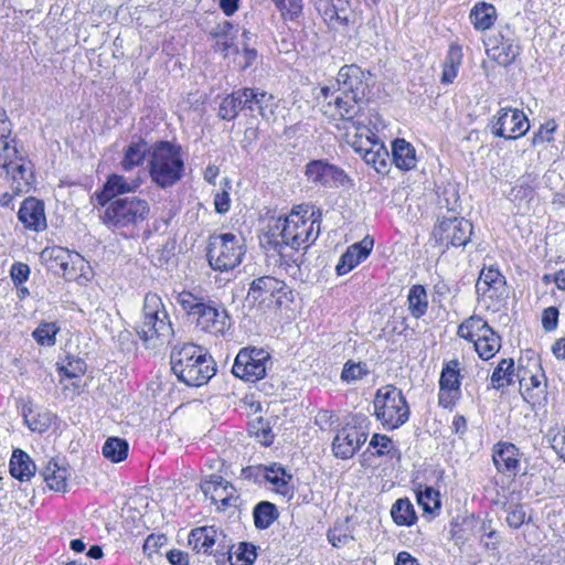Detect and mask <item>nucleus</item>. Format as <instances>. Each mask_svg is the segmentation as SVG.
Returning <instances> with one entry per match:
<instances>
[{
    "label": "nucleus",
    "instance_id": "obj_11",
    "mask_svg": "<svg viewBox=\"0 0 565 565\" xmlns=\"http://www.w3.org/2000/svg\"><path fill=\"white\" fill-rule=\"evenodd\" d=\"M491 132L504 139H518L530 129V122L524 113L516 108H501L490 121Z\"/></svg>",
    "mask_w": 565,
    "mask_h": 565
},
{
    "label": "nucleus",
    "instance_id": "obj_5",
    "mask_svg": "<svg viewBox=\"0 0 565 565\" xmlns=\"http://www.w3.org/2000/svg\"><path fill=\"white\" fill-rule=\"evenodd\" d=\"M102 223L113 231L131 232L145 222L150 213L149 203L138 196H124L99 204Z\"/></svg>",
    "mask_w": 565,
    "mask_h": 565
},
{
    "label": "nucleus",
    "instance_id": "obj_22",
    "mask_svg": "<svg viewBox=\"0 0 565 565\" xmlns=\"http://www.w3.org/2000/svg\"><path fill=\"white\" fill-rule=\"evenodd\" d=\"M1 171L10 178V188L15 195L29 192L34 180L32 166L29 160L21 157L10 168H4Z\"/></svg>",
    "mask_w": 565,
    "mask_h": 565
},
{
    "label": "nucleus",
    "instance_id": "obj_61",
    "mask_svg": "<svg viewBox=\"0 0 565 565\" xmlns=\"http://www.w3.org/2000/svg\"><path fill=\"white\" fill-rule=\"evenodd\" d=\"M353 537L349 535L342 527L334 526L328 532V541L334 547L347 545Z\"/></svg>",
    "mask_w": 565,
    "mask_h": 565
},
{
    "label": "nucleus",
    "instance_id": "obj_47",
    "mask_svg": "<svg viewBox=\"0 0 565 565\" xmlns=\"http://www.w3.org/2000/svg\"><path fill=\"white\" fill-rule=\"evenodd\" d=\"M254 522L257 529L269 527L278 518V510L275 504L262 501L254 509Z\"/></svg>",
    "mask_w": 565,
    "mask_h": 565
},
{
    "label": "nucleus",
    "instance_id": "obj_33",
    "mask_svg": "<svg viewBox=\"0 0 565 565\" xmlns=\"http://www.w3.org/2000/svg\"><path fill=\"white\" fill-rule=\"evenodd\" d=\"M259 476H263L268 482H270L277 492L287 494L289 492V482L291 476L278 463L271 466H259L256 468Z\"/></svg>",
    "mask_w": 565,
    "mask_h": 565
},
{
    "label": "nucleus",
    "instance_id": "obj_34",
    "mask_svg": "<svg viewBox=\"0 0 565 565\" xmlns=\"http://www.w3.org/2000/svg\"><path fill=\"white\" fill-rule=\"evenodd\" d=\"M392 157L395 166L401 170H411L416 166L415 149L404 139H396L393 142Z\"/></svg>",
    "mask_w": 565,
    "mask_h": 565
},
{
    "label": "nucleus",
    "instance_id": "obj_24",
    "mask_svg": "<svg viewBox=\"0 0 565 565\" xmlns=\"http://www.w3.org/2000/svg\"><path fill=\"white\" fill-rule=\"evenodd\" d=\"M18 217L26 228L39 232L46 227L44 204L35 198H28L22 202Z\"/></svg>",
    "mask_w": 565,
    "mask_h": 565
},
{
    "label": "nucleus",
    "instance_id": "obj_43",
    "mask_svg": "<svg viewBox=\"0 0 565 565\" xmlns=\"http://www.w3.org/2000/svg\"><path fill=\"white\" fill-rule=\"evenodd\" d=\"M514 361L512 359H503L494 369L491 375L492 386L497 390L507 387L513 383Z\"/></svg>",
    "mask_w": 565,
    "mask_h": 565
},
{
    "label": "nucleus",
    "instance_id": "obj_42",
    "mask_svg": "<svg viewBox=\"0 0 565 565\" xmlns=\"http://www.w3.org/2000/svg\"><path fill=\"white\" fill-rule=\"evenodd\" d=\"M362 158L369 166H372L376 172L384 173L387 171L388 151L384 147L383 142L375 141L373 148H370L366 152H364Z\"/></svg>",
    "mask_w": 565,
    "mask_h": 565
},
{
    "label": "nucleus",
    "instance_id": "obj_7",
    "mask_svg": "<svg viewBox=\"0 0 565 565\" xmlns=\"http://www.w3.org/2000/svg\"><path fill=\"white\" fill-rule=\"evenodd\" d=\"M148 166L152 182L163 189L172 186L184 172L181 147L169 141L156 142L151 147Z\"/></svg>",
    "mask_w": 565,
    "mask_h": 565
},
{
    "label": "nucleus",
    "instance_id": "obj_36",
    "mask_svg": "<svg viewBox=\"0 0 565 565\" xmlns=\"http://www.w3.org/2000/svg\"><path fill=\"white\" fill-rule=\"evenodd\" d=\"M462 50L457 43H452L449 46L447 56L444 62L441 83L451 84L458 75L459 67L462 63Z\"/></svg>",
    "mask_w": 565,
    "mask_h": 565
},
{
    "label": "nucleus",
    "instance_id": "obj_9",
    "mask_svg": "<svg viewBox=\"0 0 565 565\" xmlns=\"http://www.w3.org/2000/svg\"><path fill=\"white\" fill-rule=\"evenodd\" d=\"M245 255L242 237L223 233L210 237L207 259L214 270L228 271L242 263Z\"/></svg>",
    "mask_w": 565,
    "mask_h": 565
},
{
    "label": "nucleus",
    "instance_id": "obj_35",
    "mask_svg": "<svg viewBox=\"0 0 565 565\" xmlns=\"http://www.w3.org/2000/svg\"><path fill=\"white\" fill-rule=\"evenodd\" d=\"M492 331L493 329L481 317L471 316L460 323L457 334L462 339L475 342V339H480Z\"/></svg>",
    "mask_w": 565,
    "mask_h": 565
},
{
    "label": "nucleus",
    "instance_id": "obj_27",
    "mask_svg": "<svg viewBox=\"0 0 565 565\" xmlns=\"http://www.w3.org/2000/svg\"><path fill=\"white\" fill-rule=\"evenodd\" d=\"M469 20L475 30L484 32L494 25L497 21V9L491 3L479 1L470 10Z\"/></svg>",
    "mask_w": 565,
    "mask_h": 565
},
{
    "label": "nucleus",
    "instance_id": "obj_54",
    "mask_svg": "<svg viewBox=\"0 0 565 565\" xmlns=\"http://www.w3.org/2000/svg\"><path fill=\"white\" fill-rule=\"evenodd\" d=\"M507 523L512 529L521 527L526 518V513L521 504H510L505 508Z\"/></svg>",
    "mask_w": 565,
    "mask_h": 565
},
{
    "label": "nucleus",
    "instance_id": "obj_21",
    "mask_svg": "<svg viewBox=\"0 0 565 565\" xmlns=\"http://www.w3.org/2000/svg\"><path fill=\"white\" fill-rule=\"evenodd\" d=\"M374 241L369 235L362 241L350 245L335 267L339 276L345 275L366 259L373 249Z\"/></svg>",
    "mask_w": 565,
    "mask_h": 565
},
{
    "label": "nucleus",
    "instance_id": "obj_4",
    "mask_svg": "<svg viewBox=\"0 0 565 565\" xmlns=\"http://www.w3.org/2000/svg\"><path fill=\"white\" fill-rule=\"evenodd\" d=\"M177 302L188 316L195 318L196 327L204 332L223 335L231 328V317L223 305L191 291L179 292Z\"/></svg>",
    "mask_w": 565,
    "mask_h": 565
},
{
    "label": "nucleus",
    "instance_id": "obj_52",
    "mask_svg": "<svg viewBox=\"0 0 565 565\" xmlns=\"http://www.w3.org/2000/svg\"><path fill=\"white\" fill-rule=\"evenodd\" d=\"M417 501L425 511H431L440 507L439 492L431 487H426L424 491H417Z\"/></svg>",
    "mask_w": 565,
    "mask_h": 565
},
{
    "label": "nucleus",
    "instance_id": "obj_19",
    "mask_svg": "<svg viewBox=\"0 0 565 565\" xmlns=\"http://www.w3.org/2000/svg\"><path fill=\"white\" fill-rule=\"evenodd\" d=\"M492 460L498 472L514 477L520 470L521 454L511 443H498L493 447Z\"/></svg>",
    "mask_w": 565,
    "mask_h": 565
},
{
    "label": "nucleus",
    "instance_id": "obj_30",
    "mask_svg": "<svg viewBox=\"0 0 565 565\" xmlns=\"http://www.w3.org/2000/svg\"><path fill=\"white\" fill-rule=\"evenodd\" d=\"M349 2L347 0H331L323 10V20L334 30L349 24Z\"/></svg>",
    "mask_w": 565,
    "mask_h": 565
},
{
    "label": "nucleus",
    "instance_id": "obj_13",
    "mask_svg": "<svg viewBox=\"0 0 565 565\" xmlns=\"http://www.w3.org/2000/svg\"><path fill=\"white\" fill-rule=\"evenodd\" d=\"M287 286L282 280L273 276H262L254 279L247 292V300L253 303L270 307L280 303V295L286 294Z\"/></svg>",
    "mask_w": 565,
    "mask_h": 565
},
{
    "label": "nucleus",
    "instance_id": "obj_6",
    "mask_svg": "<svg viewBox=\"0 0 565 565\" xmlns=\"http://www.w3.org/2000/svg\"><path fill=\"white\" fill-rule=\"evenodd\" d=\"M139 338L152 347L169 343L173 329L160 296L148 292L143 299L142 317L136 327Z\"/></svg>",
    "mask_w": 565,
    "mask_h": 565
},
{
    "label": "nucleus",
    "instance_id": "obj_56",
    "mask_svg": "<svg viewBox=\"0 0 565 565\" xmlns=\"http://www.w3.org/2000/svg\"><path fill=\"white\" fill-rule=\"evenodd\" d=\"M284 17L290 20L297 18L302 11V0H273Z\"/></svg>",
    "mask_w": 565,
    "mask_h": 565
},
{
    "label": "nucleus",
    "instance_id": "obj_59",
    "mask_svg": "<svg viewBox=\"0 0 565 565\" xmlns=\"http://www.w3.org/2000/svg\"><path fill=\"white\" fill-rule=\"evenodd\" d=\"M558 309L556 307H548L542 313V327L545 331L551 332L557 328L558 324Z\"/></svg>",
    "mask_w": 565,
    "mask_h": 565
},
{
    "label": "nucleus",
    "instance_id": "obj_3",
    "mask_svg": "<svg viewBox=\"0 0 565 565\" xmlns=\"http://www.w3.org/2000/svg\"><path fill=\"white\" fill-rule=\"evenodd\" d=\"M171 370L188 386H202L215 375L216 366L207 351L194 343L174 347L170 356Z\"/></svg>",
    "mask_w": 565,
    "mask_h": 565
},
{
    "label": "nucleus",
    "instance_id": "obj_62",
    "mask_svg": "<svg viewBox=\"0 0 565 565\" xmlns=\"http://www.w3.org/2000/svg\"><path fill=\"white\" fill-rule=\"evenodd\" d=\"M236 32L232 22L222 20L212 28L210 35L213 39H227L230 35L236 34Z\"/></svg>",
    "mask_w": 565,
    "mask_h": 565
},
{
    "label": "nucleus",
    "instance_id": "obj_63",
    "mask_svg": "<svg viewBox=\"0 0 565 565\" xmlns=\"http://www.w3.org/2000/svg\"><path fill=\"white\" fill-rule=\"evenodd\" d=\"M10 275L15 286H20L29 279L30 267L24 263H14L11 267Z\"/></svg>",
    "mask_w": 565,
    "mask_h": 565
},
{
    "label": "nucleus",
    "instance_id": "obj_2",
    "mask_svg": "<svg viewBox=\"0 0 565 565\" xmlns=\"http://www.w3.org/2000/svg\"><path fill=\"white\" fill-rule=\"evenodd\" d=\"M188 544L196 553L213 554L217 565H252L257 557L256 547L246 542L232 552V541L215 526L191 530Z\"/></svg>",
    "mask_w": 565,
    "mask_h": 565
},
{
    "label": "nucleus",
    "instance_id": "obj_15",
    "mask_svg": "<svg viewBox=\"0 0 565 565\" xmlns=\"http://www.w3.org/2000/svg\"><path fill=\"white\" fill-rule=\"evenodd\" d=\"M306 175L315 184L326 188L343 186L349 181L345 172L324 160H312L306 166Z\"/></svg>",
    "mask_w": 565,
    "mask_h": 565
},
{
    "label": "nucleus",
    "instance_id": "obj_18",
    "mask_svg": "<svg viewBox=\"0 0 565 565\" xmlns=\"http://www.w3.org/2000/svg\"><path fill=\"white\" fill-rule=\"evenodd\" d=\"M367 435L356 427L343 428L333 439L332 450L335 457L351 458L366 441Z\"/></svg>",
    "mask_w": 565,
    "mask_h": 565
},
{
    "label": "nucleus",
    "instance_id": "obj_41",
    "mask_svg": "<svg viewBox=\"0 0 565 565\" xmlns=\"http://www.w3.org/2000/svg\"><path fill=\"white\" fill-rule=\"evenodd\" d=\"M243 103L242 89L233 92L221 102L218 116L224 120L235 119L239 111L245 109Z\"/></svg>",
    "mask_w": 565,
    "mask_h": 565
},
{
    "label": "nucleus",
    "instance_id": "obj_49",
    "mask_svg": "<svg viewBox=\"0 0 565 565\" xmlns=\"http://www.w3.org/2000/svg\"><path fill=\"white\" fill-rule=\"evenodd\" d=\"M370 374V369L365 362H354L349 360L344 363L340 379L348 384L355 383Z\"/></svg>",
    "mask_w": 565,
    "mask_h": 565
},
{
    "label": "nucleus",
    "instance_id": "obj_32",
    "mask_svg": "<svg viewBox=\"0 0 565 565\" xmlns=\"http://www.w3.org/2000/svg\"><path fill=\"white\" fill-rule=\"evenodd\" d=\"M22 416L24 424L29 427L30 430L36 433L46 431L54 418V415L46 409H38L34 411L30 404H24L22 406Z\"/></svg>",
    "mask_w": 565,
    "mask_h": 565
},
{
    "label": "nucleus",
    "instance_id": "obj_64",
    "mask_svg": "<svg viewBox=\"0 0 565 565\" xmlns=\"http://www.w3.org/2000/svg\"><path fill=\"white\" fill-rule=\"evenodd\" d=\"M259 93H262V90L258 88H242L243 102H244L243 106H245V109H247L249 111L257 110Z\"/></svg>",
    "mask_w": 565,
    "mask_h": 565
},
{
    "label": "nucleus",
    "instance_id": "obj_48",
    "mask_svg": "<svg viewBox=\"0 0 565 565\" xmlns=\"http://www.w3.org/2000/svg\"><path fill=\"white\" fill-rule=\"evenodd\" d=\"M68 260H63L60 265L57 275L63 276L66 280H75L85 267V259L76 252L70 250Z\"/></svg>",
    "mask_w": 565,
    "mask_h": 565
},
{
    "label": "nucleus",
    "instance_id": "obj_45",
    "mask_svg": "<svg viewBox=\"0 0 565 565\" xmlns=\"http://www.w3.org/2000/svg\"><path fill=\"white\" fill-rule=\"evenodd\" d=\"M21 157L15 139L11 135H0V170L10 168Z\"/></svg>",
    "mask_w": 565,
    "mask_h": 565
},
{
    "label": "nucleus",
    "instance_id": "obj_25",
    "mask_svg": "<svg viewBox=\"0 0 565 565\" xmlns=\"http://www.w3.org/2000/svg\"><path fill=\"white\" fill-rule=\"evenodd\" d=\"M486 45L488 56L502 66L512 64L520 53L515 39L507 38L503 42H499L498 38H490Z\"/></svg>",
    "mask_w": 565,
    "mask_h": 565
},
{
    "label": "nucleus",
    "instance_id": "obj_57",
    "mask_svg": "<svg viewBox=\"0 0 565 565\" xmlns=\"http://www.w3.org/2000/svg\"><path fill=\"white\" fill-rule=\"evenodd\" d=\"M475 527H478V533L482 536L487 535L488 537H491L494 534V530L491 527L490 521L480 522L475 518L463 520L460 531L465 532L467 530H473Z\"/></svg>",
    "mask_w": 565,
    "mask_h": 565
},
{
    "label": "nucleus",
    "instance_id": "obj_12",
    "mask_svg": "<svg viewBox=\"0 0 565 565\" xmlns=\"http://www.w3.org/2000/svg\"><path fill=\"white\" fill-rule=\"evenodd\" d=\"M472 224L463 217H443L434 230L436 238L446 245L466 246L472 235Z\"/></svg>",
    "mask_w": 565,
    "mask_h": 565
},
{
    "label": "nucleus",
    "instance_id": "obj_58",
    "mask_svg": "<svg viewBox=\"0 0 565 565\" xmlns=\"http://www.w3.org/2000/svg\"><path fill=\"white\" fill-rule=\"evenodd\" d=\"M557 125L554 120H548L544 125H542L537 132L533 136V145L537 146L545 141H551L553 139V134L556 130Z\"/></svg>",
    "mask_w": 565,
    "mask_h": 565
},
{
    "label": "nucleus",
    "instance_id": "obj_10",
    "mask_svg": "<svg viewBox=\"0 0 565 565\" xmlns=\"http://www.w3.org/2000/svg\"><path fill=\"white\" fill-rule=\"evenodd\" d=\"M270 354L264 349L243 348L234 361L232 372L245 381L255 382L266 375Z\"/></svg>",
    "mask_w": 565,
    "mask_h": 565
},
{
    "label": "nucleus",
    "instance_id": "obj_60",
    "mask_svg": "<svg viewBox=\"0 0 565 565\" xmlns=\"http://www.w3.org/2000/svg\"><path fill=\"white\" fill-rule=\"evenodd\" d=\"M533 188L529 184H519L511 189L510 200L512 202H529L533 196Z\"/></svg>",
    "mask_w": 565,
    "mask_h": 565
},
{
    "label": "nucleus",
    "instance_id": "obj_20",
    "mask_svg": "<svg viewBox=\"0 0 565 565\" xmlns=\"http://www.w3.org/2000/svg\"><path fill=\"white\" fill-rule=\"evenodd\" d=\"M201 490L206 498H210L218 509L232 505L234 500L233 486L221 476L212 475L201 482Z\"/></svg>",
    "mask_w": 565,
    "mask_h": 565
},
{
    "label": "nucleus",
    "instance_id": "obj_26",
    "mask_svg": "<svg viewBox=\"0 0 565 565\" xmlns=\"http://www.w3.org/2000/svg\"><path fill=\"white\" fill-rule=\"evenodd\" d=\"M43 480L54 491H65L71 476L70 467L63 460L51 458L42 470Z\"/></svg>",
    "mask_w": 565,
    "mask_h": 565
},
{
    "label": "nucleus",
    "instance_id": "obj_1",
    "mask_svg": "<svg viewBox=\"0 0 565 565\" xmlns=\"http://www.w3.org/2000/svg\"><path fill=\"white\" fill-rule=\"evenodd\" d=\"M320 232L317 220L306 218L292 211L277 218L266 234V243L278 254L280 265L292 277H299L305 263V250L315 242Z\"/></svg>",
    "mask_w": 565,
    "mask_h": 565
},
{
    "label": "nucleus",
    "instance_id": "obj_53",
    "mask_svg": "<svg viewBox=\"0 0 565 565\" xmlns=\"http://www.w3.org/2000/svg\"><path fill=\"white\" fill-rule=\"evenodd\" d=\"M60 374L68 379H76L86 372V363L81 359H70L66 365L58 366Z\"/></svg>",
    "mask_w": 565,
    "mask_h": 565
},
{
    "label": "nucleus",
    "instance_id": "obj_17",
    "mask_svg": "<svg viewBox=\"0 0 565 565\" xmlns=\"http://www.w3.org/2000/svg\"><path fill=\"white\" fill-rule=\"evenodd\" d=\"M140 185V178H126L121 174L113 173L107 177L100 192L95 194L96 200L98 204H105L115 199H122V194L134 193Z\"/></svg>",
    "mask_w": 565,
    "mask_h": 565
},
{
    "label": "nucleus",
    "instance_id": "obj_14",
    "mask_svg": "<svg viewBox=\"0 0 565 565\" xmlns=\"http://www.w3.org/2000/svg\"><path fill=\"white\" fill-rule=\"evenodd\" d=\"M371 73L355 64L344 65L337 77L340 92L353 95V98L365 99L370 89Z\"/></svg>",
    "mask_w": 565,
    "mask_h": 565
},
{
    "label": "nucleus",
    "instance_id": "obj_40",
    "mask_svg": "<svg viewBox=\"0 0 565 565\" xmlns=\"http://www.w3.org/2000/svg\"><path fill=\"white\" fill-rule=\"evenodd\" d=\"M475 350L478 355L487 361L493 358L501 348V338L494 330L480 339H475Z\"/></svg>",
    "mask_w": 565,
    "mask_h": 565
},
{
    "label": "nucleus",
    "instance_id": "obj_8",
    "mask_svg": "<svg viewBox=\"0 0 565 565\" xmlns=\"http://www.w3.org/2000/svg\"><path fill=\"white\" fill-rule=\"evenodd\" d=\"M374 416L385 430L403 426L411 415V408L403 392L394 385L377 388L374 399Z\"/></svg>",
    "mask_w": 565,
    "mask_h": 565
},
{
    "label": "nucleus",
    "instance_id": "obj_50",
    "mask_svg": "<svg viewBox=\"0 0 565 565\" xmlns=\"http://www.w3.org/2000/svg\"><path fill=\"white\" fill-rule=\"evenodd\" d=\"M41 256L46 262L49 268L53 270L55 274L58 273L60 265L63 263V260H68V258L71 257L70 249L61 246L45 248L42 252Z\"/></svg>",
    "mask_w": 565,
    "mask_h": 565
},
{
    "label": "nucleus",
    "instance_id": "obj_23",
    "mask_svg": "<svg viewBox=\"0 0 565 565\" xmlns=\"http://www.w3.org/2000/svg\"><path fill=\"white\" fill-rule=\"evenodd\" d=\"M476 290L483 297L502 299L505 294V278L497 268H483L476 284Z\"/></svg>",
    "mask_w": 565,
    "mask_h": 565
},
{
    "label": "nucleus",
    "instance_id": "obj_37",
    "mask_svg": "<svg viewBox=\"0 0 565 565\" xmlns=\"http://www.w3.org/2000/svg\"><path fill=\"white\" fill-rule=\"evenodd\" d=\"M365 99L353 98V95L341 92L334 99V107L343 120L352 121L360 113Z\"/></svg>",
    "mask_w": 565,
    "mask_h": 565
},
{
    "label": "nucleus",
    "instance_id": "obj_44",
    "mask_svg": "<svg viewBox=\"0 0 565 565\" xmlns=\"http://www.w3.org/2000/svg\"><path fill=\"white\" fill-rule=\"evenodd\" d=\"M354 127V140L351 141L352 147L356 152L361 156H364L370 148H373L375 141H380L375 134H373L366 126L356 125L355 121H352Z\"/></svg>",
    "mask_w": 565,
    "mask_h": 565
},
{
    "label": "nucleus",
    "instance_id": "obj_31",
    "mask_svg": "<svg viewBox=\"0 0 565 565\" xmlns=\"http://www.w3.org/2000/svg\"><path fill=\"white\" fill-rule=\"evenodd\" d=\"M151 147H148V143L139 138L138 140H132L124 151V157L120 161V166L122 170L130 171L136 167H139L143 163L146 159V154L150 156Z\"/></svg>",
    "mask_w": 565,
    "mask_h": 565
},
{
    "label": "nucleus",
    "instance_id": "obj_29",
    "mask_svg": "<svg viewBox=\"0 0 565 565\" xmlns=\"http://www.w3.org/2000/svg\"><path fill=\"white\" fill-rule=\"evenodd\" d=\"M36 467L30 456L21 449H15L10 459V473L20 481H28L34 477Z\"/></svg>",
    "mask_w": 565,
    "mask_h": 565
},
{
    "label": "nucleus",
    "instance_id": "obj_28",
    "mask_svg": "<svg viewBox=\"0 0 565 565\" xmlns=\"http://www.w3.org/2000/svg\"><path fill=\"white\" fill-rule=\"evenodd\" d=\"M535 367L537 369V373H531L527 376L529 372L523 370L519 371L516 375L519 377L520 390L524 399L532 403H535L539 397V393L535 391L543 393L542 380L545 377L541 366L535 364Z\"/></svg>",
    "mask_w": 565,
    "mask_h": 565
},
{
    "label": "nucleus",
    "instance_id": "obj_55",
    "mask_svg": "<svg viewBox=\"0 0 565 565\" xmlns=\"http://www.w3.org/2000/svg\"><path fill=\"white\" fill-rule=\"evenodd\" d=\"M276 106L275 97L271 94L264 90L259 93L257 111L264 119L269 120L274 117Z\"/></svg>",
    "mask_w": 565,
    "mask_h": 565
},
{
    "label": "nucleus",
    "instance_id": "obj_39",
    "mask_svg": "<svg viewBox=\"0 0 565 565\" xmlns=\"http://www.w3.org/2000/svg\"><path fill=\"white\" fill-rule=\"evenodd\" d=\"M391 515L393 521L401 526H409L417 520L414 507L407 498H402L395 501L391 509Z\"/></svg>",
    "mask_w": 565,
    "mask_h": 565
},
{
    "label": "nucleus",
    "instance_id": "obj_38",
    "mask_svg": "<svg viewBox=\"0 0 565 565\" xmlns=\"http://www.w3.org/2000/svg\"><path fill=\"white\" fill-rule=\"evenodd\" d=\"M407 306L409 313L415 319L425 316L428 309V298L424 286L414 285L411 287L407 295Z\"/></svg>",
    "mask_w": 565,
    "mask_h": 565
},
{
    "label": "nucleus",
    "instance_id": "obj_51",
    "mask_svg": "<svg viewBox=\"0 0 565 565\" xmlns=\"http://www.w3.org/2000/svg\"><path fill=\"white\" fill-rule=\"evenodd\" d=\"M58 328L55 323H41L34 331L33 338L41 345H53Z\"/></svg>",
    "mask_w": 565,
    "mask_h": 565
},
{
    "label": "nucleus",
    "instance_id": "obj_46",
    "mask_svg": "<svg viewBox=\"0 0 565 565\" xmlns=\"http://www.w3.org/2000/svg\"><path fill=\"white\" fill-rule=\"evenodd\" d=\"M128 443L119 437H109L103 446V455L111 462H120L127 458Z\"/></svg>",
    "mask_w": 565,
    "mask_h": 565
},
{
    "label": "nucleus",
    "instance_id": "obj_16",
    "mask_svg": "<svg viewBox=\"0 0 565 565\" xmlns=\"http://www.w3.org/2000/svg\"><path fill=\"white\" fill-rule=\"evenodd\" d=\"M460 369L458 360L448 361L439 379V405L447 408L460 397Z\"/></svg>",
    "mask_w": 565,
    "mask_h": 565
}]
</instances>
